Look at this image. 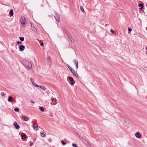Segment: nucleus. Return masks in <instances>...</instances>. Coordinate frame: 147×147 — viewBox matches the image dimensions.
Wrapping results in <instances>:
<instances>
[{"mask_svg":"<svg viewBox=\"0 0 147 147\" xmlns=\"http://www.w3.org/2000/svg\"><path fill=\"white\" fill-rule=\"evenodd\" d=\"M30 80L31 81V82L32 83V84L34 82V80L32 78H30Z\"/></svg>","mask_w":147,"mask_h":147,"instance_id":"nucleus-27","label":"nucleus"},{"mask_svg":"<svg viewBox=\"0 0 147 147\" xmlns=\"http://www.w3.org/2000/svg\"><path fill=\"white\" fill-rule=\"evenodd\" d=\"M31 28L32 30L34 31L35 32H36L37 31V30L36 28L33 26L32 25H31Z\"/></svg>","mask_w":147,"mask_h":147,"instance_id":"nucleus-11","label":"nucleus"},{"mask_svg":"<svg viewBox=\"0 0 147 147\" xmlns=\"http://www.w3.org/2000/svg\"><path fill=\"white\" fill-rule=\"evenodd\" d=\"M38 87L40 88H41L44 90H45L46 89V88L44 86H38Z\"/></svg>","mask_w":147,"mask_h":147,"instance_id":"nucleus-12","label":"nucleus"},{"mask_svg":"<svg viewBox=\"0 0 147 147\" xmlns=\"http://www.w3.org/2000/svg\"><path fill=\"white\" fill-rule=\"evenodd\" d=\"M14 110L16 112H19V109L18 108H15Z\"/></svg>","mask_w":147,"mask_h":147,"instance_id":"nucleus-26","label":"nucleus"},{"mask_svg":"<svg viewBox=\"0 0 147 147\" xmlns=\"http://www.w3.org/2000/svg\"><path fill=\"white\" fill-rule=\"evenodd\" d=\"M73 74L76 77L78 78L79 77V76L78 75L77 73L76 72L75 73H74Z\"/></svg>","mask_w":147,"mask_h":147,"instance_id":"nucleus-19","label":"nucleus"},{"mask_svg":"<svg viewBox=\"0 0 147 147\" xmlns=\"http://www.w3.org/2000/svg\"><path fill=\"white\" fill-rule=\"evenodd\" d=\"M32 144H33V143H32H32H31V144H30V146H32Z\"/></svg>","mask_w":147,"mask_h":147,"instance_id":"nucleus-39","label":"nucleus"},{"mask_svg":"<svg viewBox=\"0 0 147 147\" xmlns=\"http://www.w3.org/2000/svg\"><path fill=\"white\" fill-rule=\"evenodd\" d=\"M12 100V98L11 96H9L8 99V101L9 102H11Z\"/></svg>","mask_w":147,"mask_h":147,"instance_id":"nucleus-17","label":"nucleus"},{"mask_svg":"<svg viewBox=\"0 0 147 147\" xmlns=\"http://www.w3.org/2000/svg\"><path fill=\"white\" fill-rule=\"evenodd\" d=\"M128 30L129 32H130L131 31L132 29L130 28H129Z\"/></svg>","mask_w":147,"mask_h":147,"instance_id":"nucleus-32","label":"nucleus"},{"mask_svg":"<svg viewBox=\"0 0 147 147\" xmlns=\"http://www.w3.org/2000/svg\"><path fill=\"white\" fill-rule=\"evenodd\" d=\"M13 126L16 129H19L20 127V126L16 122H15L13 124Z\"/></svg>","mask_w":147,"mask_h":147,"instance_id":"nucleus-6","label":"nucleus"},{"mask_svg":"<svg viewBox=\"0 0 147 147\" xmlns=\"http://www.w3.org/2000/svg\"><path fill=\"white\" fill-rule=\"evenodd\" d=\"M33 127L35 130L37 131L38 130V125L37 124L36 125V126L35 125H36L35 123L33 122Z\"/></svg>","mask_w":147,"mask_h":147,"instance_id":"nucleus-5","label":"nucleus"},{"mask_svg":"<svg viewBox=\"0 0 147 147\" xmlns=\"http://www.w3.org/2000/svg\"><path fill=\"white\" fill-rule=\"evenodd\" d=\"M70 71L73 74L76 72V71L73 69H71V70Z\"/></svg>","mask_w":147,"mask_h":147,"instance_id":"nucleus-20","label":"nucleus"},{"mask_svg":"<svg viewBox=\"0 0 147 147\" xmlns=\"http://www.w3.org/2000/svg\"><path fill=\"white\" fill-rule=\"evenodd\" d=\"M146 30H147V27H146Z\"/></svg>","mask_w":147,"mask_h":147,"instance_id":"nucleus-40","label":"nucleus"},{"mask_svg":"<svg viewBox=\"0 0 147 147\" xmlns=\"http://www.w3.org/2000/svg\"><path fill=\"white\" fill-rule=\"evenodd\" d=\"M33 85L36 87H38V85L35 83L34 82L32 83Z\"/></svg>","mask_w":147,"mask_h":147,"instance_id":"nucleus-25","label":"nucleus"},{"mask_svg":"<svg viewBox=\"0 0 147 147\" xmlns=\"http://www.w3.org/2000/svg\"><path fill=\"white\" fill-rule=\"evenodd\" d=\"M53 114L52 113H51L50 115V116L51 117H53Z\"/></svg>","mask_w":147,"mask_h":147,"instance_id":"nucleus-34","label":"nucleus"},{"mask_svg":"<svg viewBox=\"0 0 147 147\" xmlns=\"http://www.w3.org/2000/svg\"><path fill=\"white\" fill-rule=\"evenodd\" d=\"M24 65L27 68L31 69L32 68V65L30 62L28 60H25Z\"/></svg>","mask_w":147,"mask_h":147,"instance_id":"nucleus-1","label":"nucleus"},{"mask_svg":"<svg viewBox=\"0 0 147 147\" xmlns=\"http://www.w3.org/2000/svg\"><path fill=\"white\" fill-rule=\"evenodd\" d=\"M73 62L76 66V68L77 69L78 68V61L76 59H74L73 60Z\"/></svg>","mask_w":147,"mask_h":147,"instance_id":"nucleus-8","label":"nucleus"},{"mask_svg":"<svg viewBox=\"0 0 147 147\" xmlns=\"http://www.w3.org/2000/svg\"><path fill=\"white\" fill-rule=\"evenodd\" d=\"M135 136L136 137L138 138H140L141 136V134L139 132H136L135 134Z\"/></svg>","mask_w":147,"mask_h":147,"instance_id":"nucleus-7","label":"nucleus"},{"mask_svg":"<svg viewBox=\"0 0 147 147\" xmlns=\"http://www.w3.org/2000/svg\"><path fill=\"white\" fill-rule=\"evenodd\" d=\"M25 49V47L23 45H21L20 46L19 49L21 51H23Z\"/></svg>","mask_w":147,"mask_h":147,"instance_id":"nucleus-9","label":"nucleus"},{"mask_svg":"<svg viewBox=\"0 0 147 147\" xmlns=\"http://www.w3.org/2000/svg\"><path fill=\"white\" fill-rule=\"evenodd\" d=\"M138 7H141L140 8V9L141 10H142L143 8V7H144L143 5L142 4H139V5H138Z\"/></svg>","mask_w":147,"mask_h":147,"instance_id":"nucleus-14","label":"nucleus"},{"mask_svg":"<svg viewBox=\"0 0 147 147\" xmlns=\"http://www.w3.org/2000/svg\"><path fill=\"white\" fill-rule=\"evenodd\" d=\"M51 98H52V101H56L57 100L55 98H53L52 97H51Z\"/></svg>","mask_w":147,"mask_h":147,"instance_id":"nucleus-22","label":"nucleus"},{"mask_svg":"<svg viewBox=\"0 0 147 147\" xmlns=\"http://www.w3.org/2000/svg\"><path fill=\"white\" fill-rule=\"evenodd\" d=\"M47 60H48L49 61H50V59L49 57H48Z\"/></svg>","mask_w":147,"mask_h":147,"instance_id":"nucleus-36","label":"nucleus"},{"mask_svg":"<svg viewBox=\"0 0 147 147\" xmlns=\"http://www.w3.org/2000/svg\"><path fill=\"white\" fill-rule=\"evenodd\" d=\"M40 136L42 137H45V134L42 132H40Z\"/></svg>","mask_w":147,"mask_h":147,"instance_id":"nucleus-18","label":"nucleus"},{"mask_svg":"<svg viewBox=\"0 0 147 147\" xmlns=\"http://www.w3.org/2000/svg\"><path fill=\"white\" fill-rule=\"evenodd\" d=\"M111 32H112V33H114V31H113V30L112 29H111Z\"/></svg>","mask_w":147,"mask_h":147,"instance_id":"nucleus-35","label":"nucleus"},{"mask_svg":"<svg viewBox=\"0 0 147 147\" xmlns=\"http://www.w3.org/2000/svg\"><path fill=\"white\" fill-rule=\"evenodd\" d=\"M67 36L71 40V41L72 42H74V40L73 39H72V38L71 37H70L67 34Z\"/></svg>","mask_w":147,"mask_h":147,"instance_id":"nucleus-16","label":"nucleus"},{"mask_svg":"<svg viewBox=\"0 0 147 147\" xmlns=\"http://www.w3.org/2000/svg\"><path fill=\"white\" fill-rule=\"evenodd\" d=\"M31 103L32 104H34V102L33 101H31Z\"/></svg>","mask_w":147,"mask_h":147,"instance_id":"nucleus-38","label":"nucleus"},{"mask_svg":"<svg viewBox=\"0 0 147 147\" xmlns=\"http://www.w3.org/2000/svg\"><path fill=\"white\" fill-rule=\"evenodd\" d=\"M72 146L74 147H78L76 144H72Z\"/></svg>","mask_w":147,"mask_h":147,"instance_id":"nucleus-31","label":"nucleus"},{"mask_svg":"<svg viewBox=\"0 0 147 147\" xmlns=\"http://www.w3.org/2000/svg\"><path fill=\"white\" fill-rule=\"evenodd\" d=\"M4 94L3 92H2L1 93V95L2 96H4Z\"/></svg>","mask_w":147,"mask_h":147,"instance_id":"nucleus-30","label":"nucleus"},{"mask_svg":"<svg viewBox=\"0 0 147 147\" xmlns=\"http://www.w3.org/2000/svg\"><path fill=\"white\" fill-rule=\"evenodd\" d=\"M80 9L81 10V11L83 12H84V10L83 8V7H80Z\"/></svg>","mask_w":147,"mask_h":147,"instance_id":"nucleus-28","label":"nucleus"},{"mask_svg":"<svg viewBox=\"0 0 147 147\" xmlns=\"http://www.w3.org/2000/svg\"><path fill=\"white\" fill-rule=\"evenodd\" d=\"M19 38L21 41L22 42L24 41V38L23 37H20Z\"/></svg>","mask_w":147,"mask_h":147,"instance_id":"nucleus-21","label":"nucleus"},{"mask_svg":"<svg viewBox=\"0 0 147 147\" xmlns=\"http://www.w3.org/2000/svg\"><path fill=\"white\" fill-rule=\"evenodd\" d=\"M43 45H44V43L43 42H42L40 43L41 46H43Z\"/></svg>","mask_w":147,"mask_h":147,"instance_id":"nucleus-33","label":"nucleus"},{"mask_svg":"<svg viewBox=\"0 0 147 147\" xmlns=\"http://www.w3.org/2000/svg\"><path fill=\"white\" fill-rule=\"evenodd\" d=\"M20 21L22 24H26V21L25 20V18L24 17L22 16L21 17L20 19Z\"/></svg>","mask_w":147,"mask_h":147,"instance_id":"nucleus-2","label":"nucleus"},{"mask_svg":"<svg viewBox=\"0 0 147 147\" xmlns=\"http://www.w3.org/2000/svg\"><path fill=\"white\" fill-rule=\"evenodd\" d=\"M17 43L18 44L19 43H22V42H20L19 41H18L17 42Z\"/></svg>","mask_w":147,"mask_h":147,"instance_id":"nucleus-37","label":"nucleus"},{"mask_svg":"<svg viewBox=\"0 0 147 147\" xmlns=\"http://www.w3.org/2000/svg\"><path fill=\"white\" fill-rule=\"evenodd\" d=\"M69 80L70 81V83L71 85H73L74 84L75 81L72 77H69Z\"/></svg>","mask_w":147,"mask_h":147,"instance_id":"nucleus-4","label":"nucleus"},{"mask_svg":"<svg viewBox=\"0 0 147 147\" xmlns=\"http://www.w3.org/2000/svg\"><path fill=\"white\" fill-rule=\"evenodd\" d=\"M9 14L10 16H12L13 15V9H11L10 10L9 12Z\"/></svg>","mask_w":147,"mask_h":147,"instance_id":"nucleus-13","label":"nucleus"},{"mask_svg":"<svg viewBox=\"0 0 147 147\" xmlns=\"http://www.w3.org/2000/svg\"><path fill=\"white\" fill-rule=\"evenodd\" d=\"M39 109L42 112L44 111V109L42 107H40Z\"/></svg>","mask_w":147,"mask_h":147,"instance_id":"nucleus-23","label":"nucleus"},{"mask_svg":"<svg viewBox=\"0 0 147 147\" xmlns=\"http://www.w3.org/2000/svg\"><path fill=\"white\" fill-rule=\"evenodd\" d=\"M22 117L24 119V120L25 121H27L29 120L28 117H26L24 116H22Z\"/></svg>","mask_w":147,"mask_h":147,"instance_id":"nucleus-15","label":"nucleus"},{"mask_svg":"<svg viewBox=\"0 0 147 147\" xmlns=\"http://www.w3.org/2000/svg\"><path fill=\"white\" fill-rule=\"evenodd\" d=\"M61 142L62 145H65L66 144V143L63 142L62 141H61Z\"/></svg>","mask_w":147,"mask_h":147,"instance_id":"nucleus-29","label":"nucleus"},{"mask_svg":"<svg viewBox=\"0 0 147 147\" xmlns=\"http://www.w3.org/2000/svg\"><path fill=\"white\" fill-rule=\"evenodd\" d=\"M67 66L70 71L71 70V69H73V68H72L69 65H67Z\"/></svg>","mask_w":147,"mask_h":147,"instance_id":"nucleus-24","label":"nucleus"},{"mask_svg":"<svg viewBox=\"0 0 147 147\" xmlns=\"http://www.w3.org/2000/svg\"><path fill=\"white\" fill-rule=\"evenodd\" d=\"M21 136H22V138L23 139H25L26 138V137L27 136H26L24 133H22L21 134Z\"/></svg>","mask_w":147,"mask_h":147,"instance_id":"nucleus-10","label":"nucleus"},{"mask_svg":"<svg viewBox=\"0 0 147 147\" xmlns=\"http://www.w3.org/2000/svg\"><path fill=\"white\" fill-rule=\"evenodd\" d=\"M54 17L57 22H59L60 20L59 15L57 13H55V15L54 16Z\"/></svg>","mask_w":147,"mask_h":147,"instance_id":"nucleus-3","label":"nucleus"}]
</instances>
